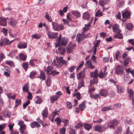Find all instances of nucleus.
<instances>
[{"mask_svg":"<svg viewBox=\"0 0 134 134\" xmlns=\"http://www.w3.org/2000/svg\"><path fill=\"white\" fill-rule=\"evenodd\" d=\"M56 61L54 59L52 63V65L54 66H56V68H60L63 65H66L67 62L63 59V57H56Z\"/></svg>","mask_w":134,"mask_h":134,"instance_id":"nucleus-1","label":"nucleus"},{"mask_svg":"<svg viewBox=\"0 0 134 134\" xmlns=\"http://www.w3.org/2000/svg\"><path fill=\"white\" fill-rule=\"evenodd\" d=\"M52 25L54 30L56 31L64 29V26L62 25L58 24L54 22L52 23Z\"/></svg>","mask_w":134,"mask_h":134,"instance_id":"nucleus-2","label":"nucleus"},{"mask_svg":"<svg viewBox=\"0 0 134 134\" xmlns=\"http://www.w3.org/2000/svg\"><path fill=\"white\" fill-rule=\"evenodd\" d=\"M107 129V127L104 125L102 126L100 125H98L95 126L94 127V129L95 131L99 132L104 131Z\"/></svg>","mask_w":134,"mask_h":134,"instance_id":"nucleus-3","label":"nucleus"},{"mask_svg":"<svg viewBox=\"0 0 134 134\" xmlns=\"http://www.w3.org/2000/svg\"><path fill=\"white\" fill-rule=\"evenodd\" d=\"M76 45L74 43H70L68 45L66 48L67 53H71L72 50L75 47Z\"/></svg>","mask_w":134,"mask_h":134,"instance_id":"nucleus-4","label":"nucleus"},{"mask_svg":"<svg viewBox=\"0 0 134 134\" xmlns=\"http://www.w3.org/2000/svg\"><path fill=\"white\" fill-rule=\"evenodd\" d=\"M118 124V121L116 120H114L111 122H109L107 124V126L110 129L114 128L115 126Z\"/></svg>","mask_w":134,"mask_h":134,"instance_id":"nucleus-5","label":"nucleus"},{"mask_svg":"<svg viewBox=\"0 0 134 134\" xmlns=\"http://www.w3.org/2000/svg\"><path fill=\"white\" fill-rule=\"evenodd\" d=\"M124 70V68L120 65H118L116 68V73L118 74H123Z\"/></svg>","mask_w":134,"mask_h":134,"instance_id":"nucleus-6","label":"nucleus"},{"mask_svg":"<svg viewBox=\"0 0 134 134\" xmlns=\"http://www.w3.org/2000/svg\"><path fill=\"white\" fill-rule=\"evenodd\" d=\"M93 18H91L88 24H85V27H83V32L87 31L90 29L91 27V24L93 21Z\"/></svg>","mask_w":134,"mask_h":134,"instance_id":"nucleus-7","label":"nucleus"},{"mask_svg":"<svg viewBox=\"0 0 134 134\" xmlns=\"http://www.w3.org/2000/svg\"><path fill=\"white\" fill-rule=\"evenodd\" d=\"M122 16L123 17V19L122 20V21L124 22L127 19L129 18L130 17V14L129 12L126 11L123 12L122 14Z\"/></svg>","mask_w":134,"mask_h":134,"instance_id":"nucleus-8","label":"nucleus"},{"mask_svg":"<svg viewBox=\"0 0 134 134\" xmlns=\"http://www.w3.org/2000/svg\"><path fill=\"white\" fill-rule=\"evenodd\" d=\"M128 96L130 99H131L132 101V104L134 103V99H133L134 92L133 90L131 89L128 90Z\"/></svg>","mask_w":134,"mask_h":134,"instance_id":"nucleus-9","label":"nucleus"},{"mask_svg":"<svg viewBox=\"0 0 134 134\" xmlns=\"http://www.w3.org/2000/svg\"><path fill=\"white\" fill-rule=\"evenodd\" d=\"M58 33H53L50 31L47 32V35L48 37L51 39H54L56 38L58 35Z\"/></svg>","mask_w":134,"mask_h":134,"instance_id":"nucleus-10","label":"nucleus"},{"mask_svg":"<svg viewBox=\"0 0 134 134\" xmlns=\"http://www.w3.org/2000/svg\"><path fill=\"white\" fill-rule=\"evenodd\" d=\"M56 52L57 54H63L65 53V48L62 46L58 48V49L56 50Z\"/></svg>","mask_w":134,"mask_h":134,"instance_id":"nucleus-11","label":"nucleus"},{"mask_svg":"<svg viewBox=\"0 0 134 134\" xmlns=\"http://www.w3.org/2000/svg\"><path fill=\"white\" fill-rule=\"evenodd\" d=\"M9 43V41L6 38H4L3 40L1 38L0 42V46L2 47L3 45L7 44Z\"/></svg>","mask_w":134,"mask_h":134,"instance_id":"nucleus-12","label":"nucleus"},{"mask_svg":"<svg viewBox=\"0 0 134 134\" xmlns=\"http://www.w3.org/2000/svg\"><path fill=\"white\" fill-rule=\"evenodd\" d=\"M83 18L85 20H89L91 18V15L87 12H84L82 15Z\"/></svg>","mask_w":134,"mask_h":134,"instance_id":"nucleus-13","label":"nucleus"},{"mask_svg":"<svg viewBox=\"0 0 134 134\" xmlns=\"http://www.w3.org/2000/svg\"><path fill=\"white\" fill-rule=\"evenodd\" d=\"M113 31L115 33L121 32V31L119 29V26L117 24H114L113 26Z\"/></svg>","mask_w":134,"mask_h":134,"instance_id":"nucleus-14","label":"nucleus"},{"mask_svg":"<svg viewBox=\"0 0 134 134\" xmlns=\"http://www.w3.org/2000/svg\"><path fill=\"white\" fill-rule=\"evenodd\" d=\"M7 19H8V18H7L3 17L0 18V24L3 26H5L7 25L6 22Z\"/></svg>","mask_w":134,"mask_h":134,"instance_id":"nucleus-15","label":"nucleus"},{"mask_svg":"<svg viewBox=\"0 0 134 134\" xmlns=\"http://www.w3.org/2000/svg\"><path fill=\"white\" fill-rule=\"evenodd\" d=\"M10 21L9 24L13 27H14L17 23V21L15 19L12 18H10Z\"/></svg>","mask_w":134,"mask_h":134,"instance_id":"nucleus-16","label":"nucleus"},{"mask_svg":"<svg viewBox=\"0 0 134 134\" xmlns=\"http://www.w3.org/2000/svg\"><path fill=\"white\" fill-rule=\"evenodd\" d=\"M41 114L43 118H45L47 117L48 114V109L47 107L45 108L43 110Z\"/></svg>","mask_w":134,"mask_h":134,"instance_id":"nucleus-17","label":"nucleus"},{"mask_svg":"<svg viewBox=\"0 0 134 134\" xmlns=\"http://www.w3.org/2000/svg\"><path fill=\"white\" fill-rule=\"evenodd\" d=\"M85 65L91 69H93L94 68V66L91 63V60H88L86 62Z\"/></svg>","mask_w":134,"mask_h":134,"instance_id":"nucleus-18","label":"nucleus"},{"mask_svg":"<svg viewBox=\"0 0 134 134\" xmlns=\"http://www.w3.org/2000/svg\"><path fill=\"white\" fill-rule=\"evenodd\" d=\"M2 114L5 118H9L10 115V112L7 110H5L3 111L1 113Z\"/></svg>","mask_w":134,"mask_h":134,"instance_id":"nucleus-19","label":"nucleus"},{"mask_svg":"<svg viewBox=\"0 0 134 134\" xmlns=\"http://www.w3.org/2000/svg\"><path fill=\"white\" fill-rule=\"evenodd\" d=\"M68 38L65 37H63L62 39L61 42H60V46L61 44L64 46L66 45L68 42Z\"/></svg>","mask_w":134,"mask_h":134,"instance_id":"nucleus-20","label":"nucleus"},{"mask_svg":"<svg viewBox=\"0 0 134 134\" xmlns=\"http://www.w3.org/2000/svg\"><path fill=\"white\" fill-rule=\"evenodd\" d=\"M100 95L102 96L106 97L108 94V92L106 90H101L100 91Z\"/></svg>","mask_w":134,"mask_h":134,"instance_id":"nucleus-21","label":"nucleus"},{"mask_svg":"<svg viewBox=\"0 0 134 134\" xmlns=\"http://www.w3.org/2000/svg\"><path fill=\"white\" fill-rule=\"evenodd\" d=\"M72 15L76 17L79 18L81 16V14L77 10H73L71 12Z\"/></svg>","mask_w":134,"mask_h":134,"instance_id":"nucleus-22","label":"nucleus"},{"mask_svg":"<svg viewBox=\"0 0 134 134\" xmlns=\"http://www.w3.org/2000/svg\"><path fill=\"white\" fill-rule=\"evenodd\" d=\"M84 34L82 33L81 34L78 35L77 36L76 39L77 41L79 42L85 38Z\"/></svg>","mask_w":134,"mask_h":134,"instance_id":"nucleus-23","label":"nucleus"},{"mask_svg":"<svg viewBox=\"0 0 134 134\" xmlns=\"http://www.w3.org/2000/svg\"><path fill=\"white\" fill-rule=\"evenodd\" d=\"M114 38H118L119 39H121L123 37L120 32H117L116 33L114 36Z\"/></svg>","mask_w":134,"mask_h":134,"instance_id":"nucleus-24","label":"nucleus"},{"mask_svg":"<svg viewBox=\"0 0 134 134\" xmlns=\"http://www.w3.org/2000/svg\"><path fill=\"white\" fill-rule=\"evenodd\" d=\"M27 47V44L26 43H20L17 45V47L20 49L25 48Z\"/></svg>","mask_w":134,"mask_h":134,"instance_id":"nucleus-25","label":"nucleus"},{"mask_svg":"<svg viewBox=\"0 0 134 134\" xmlns=\"http://www.w3.org/2000/svg\"><path fill=\"white\" fill-rule=\"evenodd\" d=\"M62 35L61 34L59 35V37L56 40L57 43L55 45L56 47H59L60 45V40L62 38Z\"/></svg>","mask_w":134,"mask_h":134,"instance_id":"nucleus-26","label":"nucleus"},{"mask_svg":"<svg viewBox=\"0 0 134 134\" xmlns=\"http://www.w3.org/2000/svg\"><path fill=\"white\" fill-rule=\"evenodd\" d=\"M121 52L119 51H118L115 54V59L117 60H119L121 57Z\"/></svg>","mask_w":134,"mask_h":134,"instance_id":"nucleus-27","label":"nucleus"},{"mask_svg":"<svg viewBox=\"0 0 134 134\" xmlns=\"http://www.w3.org/2000/svg\"><path fill=\"white\" fill-rule=\"evenodd\" d=\"M22 90L23 92H28L29 91L28 83H26L22 87Z\"/></svg>","mask_w":134,"mask_h":134,"instance_id":"nucleus-28","label":"nucleus"},{"mask_svg":"<svg viewBox=\"0 0 134 134\" xmlns=\"http://www.w3.org/2000/svg\"><path fill=\"white\" fill-rule=\"evenodd\" d=\"M45 18L46 19L48 20L50 22H52V17L49 16V15L47 12H46L45 13Z\"/></svg>","mask_w":134,"mask_h":134,"instance_id":"nucleus-29","label":"nucleus"},{"mask_svg":"<svg viewBox=\"0 0 134 134\" xmlns=\"http://www.w3.org/2000/svg\"><path fill=\"white\" fill-rule=\"evenodd\" d=\"M91 76L94 78H97L98 76V70L96 69L95 71L91 73Z\"/></svg>","mask_w":134,"mask_h":134,"instance_id":"nucleus-30","label":"nucleus"},{"mask_svg":"<svg viewBox=\"0 0 134 134\" xmlns=\"http://www.w3.org/2000/svg\"><path fill=\"white\" fill-rule=\"evenodd\" d=\"M117 89V92L119 93H123L124 92V89L123 87L118 85H116Z\"/></svg>","mask_w":134,"mask_h":134,"instance_id":"nucleus-31","label":"nucleus"},{"mask_svg":"<svg viewBox=\"0 0 134 134\" xmlns=\"http://www.w3.org/2000/svg\"><path fill=\"white\" fill-rule=\"evenodd\" d=\"M30 126L32 128H34L36 127H38L40 125L36 122H33L31 123Z\"/></svg>","mask_w":134,"mask_h":134,"instance_id":"nucleus-32","label":"nucleus"},{"mask_svg":"<svg viewBox=\"0 0 134 134\" xmlns=\"http://www.w3.org/2000/svg\"><path fill=\"white\" fill-rule=\"evenodd\" d=\"M85 77V75L83 71H81L77 75V78L78 79L81 78H84Z\"/></svg>","mask_w":134,"mask_h":134,"instance_id":"nucleus-33","label":"nucleus"},{"mask_svg":"<svg viewBox=\"0 0 134 134\" xmlns=\"http://www.w3.org/2000/svg\"><path fill=\"white\" fill-rule=\"evenodd\" d=\"M112 106H110L103 107L102 108V111H108L110 110H112Z\"/></svg>","mask_w":134,"mask_h":134,"instance_id":"nucleus-34","label":"nucleus"},{"mask_svg":"<svg viewBox=\"0 0 134 134\" xmlns=\"http://www.w3.org/2000/svg\"><path fill=\"white\" fill-rule=\"evenodd\" d=\"M59 98V96L55 95L50 97L51 101L52 103H53L55 100H57L58 98Z\"/></svg>","mask_w":134,"mask_h":134,"instance_id":"nucleus-35","label":"nucleus"},{"mask_svg":"<svg viewBox=\"0 0 134 134\" xmlns=\"http://www.w3.org/2000/svg\"><path fill=\"white\" fill-rule=\"evenodd\" d=\"M90 97L92 98H93L95 99H97L98 98H100V96L99 94H91L90 96Z\"/></svg>","mask_w":134,"mask_h":134,"instance_id":"nucleus-36","label":"nucleus"},{"mask_svg":"<svg viewBox=\"0 0 134 134\" xmlns=\"http://www.w3.org/2000/svg\"><path fill=\"white\" fill-rule=\"evenodd\" d=\"M60 73L59 72L55 70H53L51 71V73L49 74V75H51L52 76H54L55 75H58Z\"/></svg>","mask_w":134,"mask_h":134,"instance_id":"nucleus-37","label":"nucleus"},{"mask_svg":"<svg viewBox=\"0 0 134 134\" xmlns=\"http://www.w3.org/2000/svg\"><path fill=\"white\" fill-rule=\"evenodd\" d=\"M85 107V106L84 102H83L79 105V109L81 111L83 110Z\"/></svg>","mask_w":134,"mask_h":134,"instance_id":"nucleus-38","label":"nucleus"},{"mask_svg":"<svg viewBox=\"0 0 134 134\" xmlns=\"http://www.w3.org/2000/svg\"><path fill=\"white\" fill-rule=\"evenodd\" d=\"M7 96L9 98L12 99H14L16 96V94H14L13 95H12V94L10 93L7 94Z\"/></svg>","mask_w":134,"mask_h":134,"instance_id":"nucleus-39","label":"nucleus"},{"mask_svg":"<svg viewBox=\"0 0 134 134\" xmlns=\"http://www.w3.org/2000/svg\"><path fill=\"white\" fill-rule=\"evenodd\" d=\"M84 127L85 129L87 130H89L92 128L91 125L87 123L85 124Z\"/></svg>","mask_w":134,"mask_h":134,"instance_id":"nucleus-40","label":"nucleus"},{"mask_svg":"<svg viewBox=\"0 0 134 134\" xmlns=\"http://www.w3.org/2000/svg\"><path fill=\"white\" fill-rule=\"evenodd\" d=\"M131 61V59L129 57L126 58L124 60V65H127Z\"/></svg>","mask_w":134,"mask_h":134,"instance_id":"nucleus-41","label":"nucleus"},{"mask_svg":"<svg viewBox=\"0 0 134 134\" xmlns=\"http://www.w3.org/2000/svg\"><path fill=\"white\" fill-rule=\"evenodd\" d=\"M19 56L20 59L21 60L24 61L26 59V57L24 54L22 53H20L19 54Z\"/></svg>","mask_w":134,"mask_h":134,"instance_id":"nucleus-42","label":"nucleus"},{"mask_svg":"<svg viewBox=\"0 0 134 134\" xmlns=\"http://www.w3.org/2000/svg\"><path fill=\"white\" fill-rule=\"evenodd\" d=\"M31 36L32 38L36 39H39L41 37L40 35L38 34H34L32 35Z\"/></svg>","mask_w":134,"mask_h":134,"instance_id":"nucleus-43","label":"nucleus"},{"mask_svg":"<svg viewBox=\"0 0 134 134\" xmlns=\"http://www.w3.org/2000/svg\"><path fill=\"white\" fill-rule=\"evenodd\" d=\"M62 121L64 123V125L65 127L67 126L69 123V120L67 119H63Z\"/></svg>","mask_w":134,"mask_h":134,"instance_id":"nucleus-44","label":"nucleus"},{"mask_svg":"<svg viewBox=\"0 0 134 134\" xmlns=\"http://www.w3.org/2000/svg\"><path fill=\"white\" fill-rule=\"evenodd\" d=\"M18 124L20 126V128H23L24 129H26L25 125L24 124L23 122L21 121H20L18 123Z\"/></svg>","mask_w":134,"mask_h":134,"instance_id":"nucleus-45","label":"nucleus"},{"mask_svg":"<svg viewBox=\"0 0 134 134\" xmlns=\"http://www.w3.org/2000/svg\"><path fill=\"white\" fill-rule=\"evenodd\" d=\"M28 62H24L22 64V66L24 69L26 71L28 68Z\"/></svg>","mask_w":134,"mask_h":134,"instance_id":"nucleus-46","label":"nucleus"},{"mask_svg":"<svg viewBox=\"0 0 134 134\" xmlns=\"http://www.w3.org/2000/svg\"><path fill=\"white\" fill-rule=\"evenodd\" d=\"M118 6L120 7L123 5L124 1L122 0H118Z\"/></svg>","mask_w":134,"mask_h":134,"instance_id":"nucleus-47","label":"nucleus"},{"mask_svg":"<svg viewBox=\"0 0 134 134\" xmlns=\"http://www.w3.org/2000/svg\"><path fill=\"white\" fill-rule=\"evenodd\" d=\"M36 98L37 100L35 102L36 103L40 104L42 102V100L38 96H36Z\"/></svg>","mask_w":134,"mask_h":134,"instance_id":"nucleus-48","label":"nucleus"},{"mask_svg":"<svg viewBox=\"0 0 134 134\" xmlns=\"http://www.w3.org/2000/svg\"><path fill=\"white\" fill-rule=\"evenodd\" d=\"M107 74V73H104V74H103V72L101 71L100 72L98 76L99 78H102L105 77L106 76Z\"/></svg>","mask_w":134,"mask_h":134,"instance_id":"nucleus-49","label":"nucleus"},{"mask_svg":"<svg viewBox=\"0 0 134 134\" xmlns=\"http://www.w3.org/2000/svg\"><path fill=\"white\" fill-rule=\"evenodd\" d=\"M40 78L42 80H44L46 79L45 74L43 71L41 72Z\"/></svg>","mask_w":134,"mask_h":134,"instance_id":"nucleus-50","label":"nucleus"},{"mask_svg":"<svg viewBox=\"0 0 134 134\" xmlns=\"http://www.w3.org/2000/svg\"><path fill=\"white\" fill-rule=\"evenodd\" d=\"M121 105L120 103H117L116 104H115L113 105V109L114 108L116 109L117 108H120L121 107Z\"/></svg>","mask_w":134,"mask_h":134,"instance_id":"nucleus-51","label":"nucleus"},{"mask_svg":"<svg viewBox=\"0 0 134 134\" xmlns=\"http://www.w3.org/2000/svg\"><path fill=\"white\" fill-rule=\"evenodd\" d=\"M102 12H101L100 10H99L97 11L95 14V16L96 17H99L102 16Z\"/></svg>","mask_w":134,"mask_h":134,"instance_id":"nucleus-52","label":"nucleus"},{"mask_svg":"<svg viewBox=\"0 0 134 134\" xmlns=\"http://www.w3.org/2000/svg\"><path fill=\"white\" fill-rule=\"evenodd\" d=\"M84 86V81L82 80L79 83L77 87L78 89H80L81 87Z\"/></svg>","mask_w":134,"mask_h":134,"instance_id":"nucleus-53","label":"nucleus"},{"mask_svg":"<svg viewBox=\"0 0 134 134\" xmlns=\"http://www.w3.org/2000/svg\"><path fill=\"white\" fill-rule=\"evenodd\" d=\"M5 63L11 67L14 66L13 63L12 61L7 60Z\"/></svg>","mask_w":134,"mask_h":134,"instance_id":"nucleus-54","label":"nucleus"},{"mask_svg":"<svg viewBox=\"0 0 134 134\" xmlns=\"http://www.w3.org/2000/svg\"><path fill=\"white\" fill-rule=\"evenodd\" d=\"M126 27L129 30H131L133 27L131 23H128L126 25Z\"/></svg>","mask_w":134,"mask_h":134,"instance_id":"nucleus-55","label":"nucleus"},{"mask_svg":"<svg viewBox=\"0 0 134 134\" xmlns=\"http://www.w3.org/2000/svg\"><path fill=\"white\" fill-rule=\"evenodd\" d=\"M53 67L52 66H50L47 67V72L48 73H49L51 71L53 70Z\"/></svg>","mask_w":134,"mask_h":134,"instance_id":"nucleus-56","label":"nucleus"},{"mask_svg":"<svg viewBox=\"0 0 134 134\" xmlns=\"http://www.w3.org/2000/svg\"><path fill=\"white\" fill-rule=\"evenodd\" d=\"M30 103V101L29 100H27L23 104V108L24 109H25L26 107Z\"/></svg>","mask_w":134,"mask_h":134,"instance_id":"nucleus-57","label":"nucleus"},{"mask_svg":"<svg viewBox=\"0 0 134 134\" xmlns=\"http://www.w3.org/2000/svg\"><path fill=\"white\" fill-rule=\"evenodd\" d=\"M76 66H73L70 67L68 69V71L71 72H72L76 68Z\"/></svg>","mask_w":134,"mask_h":134,"instance_id":"nucleus-58","label":"nucleus"},{"mask_svg":"<svg viewBox=\"0 0 134 134\" xmlns=\"http://www.w3.org/2000/svg\"><path fill=\"white\" fill-rule=\"evenodd\" d=\"M36 73L35 72L33 71H32L30 74L29 77L31 79H33L34 77V76L36 75Z\"/></svg>","mask_w":134,"mask_h":134,"instance_id":"nucleus-59","label":"nucleus"},{"mask_svg":"<svg viewBox=\"0 0 134 134\" xmlns=\"http://www.w3.org/2000/svg\"><path fill=\"white\" fill-rule=\"evenodd\" d=\"M55 121L57 122V124L58 125H60V123H61V122H62V121L61 120L60 118L59 117L56 118L55 119Z\"/></svg>","mask_w":134,"mask_h":134,"instance_id":"nucleus-60","label":"nucleus"},{"mask_svg":"<svg viewBox=\"0 0 134 134\" xmlns=\"http://www.w3.org/2000/svg\"><path fill=\"white\" fill-rule=\"evenodd\" d=\"M98 82V80L96 78H94L91 81V82H90V86L93 83H97Z\"/></svg>","mask_w":134,"mask_h":134,"instance_id":"nucleus-61","label":"nucleus"},{"mask_svg":"<svg viewBox=\"0 0 134 134\" xmlns=\"http://www.w3.org/2000/svg\"><path fill=\"white\" fill-rule=\"evenodd\" d=\"M125 123L126 125L130 124L132 123V121L131 119L127 120H125Z\"/></svg>","mask_w":134,"mask_h":134,"instance_id":"nucleus-62","label":"nucleus"},{"mask_svg":"<svg viewBox=\"0 0 134 134\" xmlns=\"http://www.w3.org/2000/svg\"><path fill=\"white\" fill-rule=\"evenodd\" d=\"M37 60L35 59H31L29 62L30 65L34 66L35 65L34 62H36Z\"/></svg>","mask_w":134,"mask_h":134,"instance_id":"nucleus-63","label":"nucleus"},{"mask_svg":"<svg viewBox=\"0 0 134 134\" xmlns=\"http://www.w3.org/2000/svg\"><path fill=\"white\" fill-rule=\"evenodd\" d=\"M66 129L64 127H63L60 131V134H65Z\"/></svg>","mask_w":134,"mask_h":134,"instance_id":"nucleus-64","label":"nucleus"}]
</instances>
